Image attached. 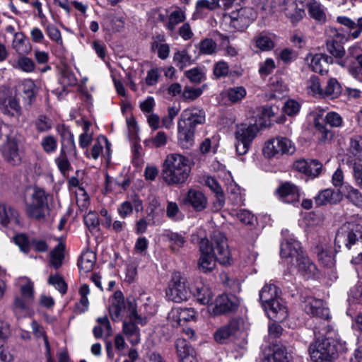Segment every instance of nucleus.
Instances as JSON below:
<instances>
[{
	"instance_id": "nucleus-22",
	"label": "nucleus",
	"mask_w": 362,
	"mask_h": 362,
	"mask_svg": "<svg viewBox=\"0 0 362 362\" xmlns=\"http://www.w3.org/2000/svg\"><path fill=\"white\" fill-rule=\"evenodd\" d=\"M292 264L296 266L298 272L306 279L313 278L317 272L315 264L303 253L295 259Z\"/></svg>"
},
{
	"instance_id": "nucleus-60",
	"label": "nucleus",
	"mask_w": 362,
	"mask_h": 362,
	"mask_svg": "<svg viewBox=\"0 0 362 362\" xmlns=\"http://www.w3.org/2000/svg\"><path fill=\"white\" fill-rule=\"evenodd\" d=\"M350 150L351 153L356 157L355 160L362 159V136L357 135L351 139Z\"/></svg>"
},
{
	"instance_id": "nucleus-57",
	"label": "nucleus",
	"mask_w": 362,
	"mask_h": 362,
	"mask_svg": "<svg viewBox=\"0 0 362 362\" xmlns=\"http://www.w3.org/2000/svg\"><path fill=\"white\" fill-rule=\"evenodd\" d=\"M270 98H281L288 92L287 86L281 81L273 82L270 86Z\"/></svg>"
},
{
	"instance_id": "nucleus-14",
	"label": "nucleus",
	"mask_w": 362,
	"mask_h": 362,
	"mask_svg": "<svg viewBox=\"0 0 362 362\" xmlns=\"http://www.w3.org/2000/svg\"><path fill=\"white\" fill-rule=\"evenodd\" d=\"M129 302H134L136 305L134 299L128 298L125 300L121 291L115 292L109 307L110 315L113 321L119 322L122 320L126 313L129 315Z\"/></svg>"
},
{
	"instance_id": "nucleus-19",
	"label": "nucleus",
	"mask_w": 362,
	"mask_h": 362,
	"mask_svg": "<svg viewBox=\"0 0 362 362\" xmlns=\"http://www.w3.org/2000/svg\"><path fill=\"white\" fill-rule=\"evenodd\" d=\"M183 203L191 206L195 211L200 212L206 209L208 199L201 190L192 188L187 191Z\"/></svg>"
},
{
	"instance_id": "nucleus-15",
	"label": "nucleus",
	"mask_w": 362,
	"mask_h": 362,
	"mask_svg": "<svg viewBox=\"0 0 362 362\" xmlns=\"http://www.w3.org/2000/svg\"><path fill=\"white\" fill-rule=\"evenodd\" d=\"M0 226L5 230H16L21 223L18 211L6 204H0Z\"/></svg>"
},
{
	"instance_id": "nucleus-6",
	"label": "nucleus",
	"mask_w": 362,
	"mask_h": 362,
	"mask_svg": "<svg viewBox=\"0 0 362 362\" xmlns=\"http://www.w3.org/2000/svg\"><path fill=\"white\" fill-rule=\"evenodd\" d=\"M129 321L124 320L122 325V332L132 346L139 344L141 341L140 329L136 325H146V317L137 312L136 305L134 302L129 303Z\"/></svg>"
},
{
	"instance_id": "nucleus-51",
	"label": "nucleus",
	"mask_w": 362,
	"mask_h": 362,
	"mask_svg": "<svg viewBox=\"0 0 362 362\" xmlns=\"http://www.w3.org/2000/svg\"><path fill=\"white\" fill-rule=\"evenodd\" d=\"M176 348L178 356L180 358V361L185 357L194 356V349L185 339L180 338L177 340Z\"/></svg>"
},
{
	"instance_id": "nucleus-7",
	"label": "nucleus",
	"mask_w": 362,
	"mask_h": 362,
	"mask_svg": "<svg viewBox=\"0 0 362 362\" xmlns=\"http://www.w3.org/2000/svg\"><path fill=\"white\" fill-rule=\"evenodd\" d=\"M258 128L255 124L241 123L237 124L234 132V146L237 154H246L257 136Z\"/></svg>"
},
{
	"instance_id": "nucleus-1",
	"label": "nucleus",
	"mask_w": 362,
	"mask_h": 362,
	"mask_svg": "<svg viewBox=\"0 0 362 362\" xmlns=\"http://www.w3.org/2000/svg\"><path fill=\"white\" fill-rule=\"evenodd\" d=\"M304 310L307 314L322 320L316 322L314 327L315 340L309 348L311 359L315 362H332L337 358L339 352L345 350L346 343L329 323V309L322 300L310 296L305 299Z\"/></svg>"
},
{
	"instance_id": "nucleus-30",
	"label": "nucleus",
	"mask_w": 362,
	"mask_h": 362,
	"mask_svg": "<svg viewBox=\"0 0 362 362\" xmlns=\"http://www.w3.org/2000/svg\"><path fill=\"white\" fill-rule=\"evenodd\" d=\"M276 38L274 34L264 31L255 35L253 41L257 48L262 52H268L275 47Z\"/></svg>"
},
{
	"instance_id": "nucleus-43",
	"label": "nucleus",
	"mask_w": 362,
	"mask_h": 362,
	"mask_svg": "<svg viewBox=\"0 0 362 362\" xmlns=\"http://www.w3.org/2000/svg\"><path fill=\"white\" fill-rule=\"evenodd\" d=\"M65 245L59 243L50 252V264L55 269H59L64 259Z\"/></svg>"
},
{
	"instance_id": "nucleus-17",
	"label": "nucleus",
	"mask_w": 362,
	"mask_h": 362,
	"mask_svg": "<svg viewBox=\"0 0 362 362\" xmlns=\"http://www.w3.org/2000/svg\"><path fill=\"white\" fill-rule=\"evenodd\" d=\"M57 132L61 137V152L68 153L69 156L76 157L77 151L74 141V136L69 127L59 124L56 128Z\"/></svg>"
},
{
	"instance_id": "nucleus-10",
	"label": "nucleus",
	"mask_w": 362,
	"mask_h": 362,
	"mask_svg": "<svg viewBox=\"0 0 362 362\" xmlns=\"http://www.w3.org/2000/svg\"><path fill=\"white\" fill-rule=\"evenodd\" d=\"M16 286L20 291V296L14 300V310L24 312L33 304L35 298L34 283L28 277L22 276L16 280Z\"/></svg>"
},
{
	"instance_id": "nucleus-56",
	"label": "nucleus",
	"mask_w": 362,
	"mask_h": 362,
	"mask_svg": "<svg viewBox=\"0 0 362 362\" xmlns=\"http://www.w3.org/2000/svg\"><path fill=\"white\" fill-rule=\"evenodd\" d=\"M44 27L49 39L62 47L63 40L59 30L54 25L51 23L44 24Z\"/></svg>"
},
{
	"instance_id": "nucleus-27",
	"label": "nucleus",
	"mask_w": 362,
	"mask_h": 362,
	"mask_svg": "<svg viewBox=\"0 0 362 362\" xmlns=\"http://www.w3.org/2000/svg\"><path fill=\"white\" fill-rule=\"evenodd\" d=\"M336 21L346 27L349 32V37L354 40L358 38L362 33V16L354 21L345 16L337 17Z\"/></svg>"
},
{
	"instance_id": "nucleus-32",
	"label": "nucleus",
	"mask_w": 362,
	"mask_h": 362,
	"mask_svg": "<svg viewBox=\"0 0 362 362\" xmlns=\"http://www.w3.org/2000/svg\"><path fill=\"white\" fill-rule=\"evenodd\" d=\"M134 209L136 212L144 209L142 201L137 196L133 197L132 201L122 202L118 206L117 211L122 218H125L132 213Z\"/></svg>"
},
{
	"instance_id": "nucleus-9",
	"label": "nucleus",
	"mask_w": 362,
	"mask_h": 362,
	"mask_svg": "<svg viewBox=\"0 0 362 362\" xmlns=\"http://www.w3.org/2000/svg\"><path fill=\"white\" fill-rule=\"evenodd\" d=\"M271 8L273 13H283L293 24L298 23L305 16L303 0H274Z\"/></svg>"
},
{
	"instance_id": "nucleus-16",
	"label": "nucleus",
	"mask_w": 362,
	"mask_h": 362,
	"mask_svg": "<svg viewBox=\"0 0 362 362\" xmlns=\"http://www.w3.org/2000/svg\"><path fill=\"white\" fill-rule=\"evenodd\" d=\"M0 110L4 115L17 120L19 119L23 111L19 98L16 93L11 92L6 96L0 97Z\"/></svg>"
},
{
	"instance_id": "nucleus-26",
	"label": "nucleus",
	"mask_w": 362,
	"mask_h": 362,
	"mask_svg": "<svg viewBox=\"0 0 362 362\" xmlns=\"http://www.w3.org/2000/svg\"><path fill=\"white\" fill-rule=\"evenodd\" d=\"M303 254L300 243L295 238L291 237L286 239L281 244V256L283 258H289L292 262Z\"/></svg>"
},
{
	"instance_id": "nucleus-5",
	"label": "nucleus",
	"mask_w": 362,
	"mask_h": 362,
	"mask_svg": "<svg viewBox=\"0 0 362 362\" xmlns=\"http://www.w3.org/2000/svg\"><path fill=\"white\" fill-rule=\"evenodd\" d=\"M204 122L205 112L203 110L192 107L182 111L177 123V136L183 146L192 144L194 128Z\"/></svg>"
},
{
	"instance_id": "nucleus-2",
	"label": "nucleus",
	"mask_w": 362,
	"mask_h": 362,
	"mask_svg": "<svg viewBox=\"0 0 362 362\" xmlns=\"http://www.w3.org/2000/svg\"><path fill=\"white\" fill-rule=\"evenodd\" d=\"M200 257L198 260L199 270L204 273L211 272L216 267V262L221 264L230 263V252L223 234L215 231L211 241L202 238L199 243Z\"/></svg>"
},
{
	"instance_id": "nucleus-45",
	"label": "nucleus",
	"mask_w": 362,
	"mask_h": 362,
	"mask_svg": "<svg viewBox=\"0 0 362 362\" xmlns=\"http://www.w3.org/2000/svg\"><path fill=\"white\" fill-rule=\"evenodd\" d=\"M31 327L33 329V332L35 334V336L37 338L42 337L43 339L44 344H45V348H46V355L47 357V362H53L52 359L51 358L50 345H49L48 339L45 334L44 328L35 320L32 322Z\"/></svg>"
},
{
	"instance_id": "nucleus-12",
	"label": "nucleus",
	"mask_w": 362,
	"mask_h": 362,
	"mask_svg": "<svg viewBox=\"0 0 362 362\" xmlns=\"http://www.w3.org/2000/svg\"><path fill=\"white\" fill-rule=\"evenodd\" d=\"M293 143L288 138L277 136L269 140L264 148V155L268 158H279L285 154H292L295 151Z\"/></svg>"
},
{
	"instance_id": "nucleus-49",
	"label": "nucleus",
	"mask_w": 362,
	"mask_h": 362,
	"mask_svg": "<svg viewBox=\"0 0 362 362\" xmlns=\"http://www.w3.org/2000/svg\"><path fill=\"white\" fill-rule=\"evenodd\" d=\"M12 66L26 73L34 71L35 68L34 62L30 58L25 56L20 57L12 64Z\"/></svg>"
},
{
	"instance_id": "nucleus-20",
	"label": "nucleus",
	"mask_w": 362,
	"mask_h": 362,
	"mask_svg": "<svg viewBox=\"0 0 362 362\" xmlns=\"http://www.w3.org/2000/svg\"><path fill=\"white\" fill-rule=\"evenodd\" d=\"M276 193L279 199L286 204L296 205L300 201V192L297 186L290 182H286L276 189Z\"/></svg>"
},
{
	"instance_id": "nucleus-28",
	"label": "nucleus",
	"mask_w": 362,
	"mask_h": 362,
	"mask_svg": "<svg viewBox=\"0 0 362 362\" xmlns=\"http://www.w3.org/2000/svg\"><path fill=\"white\" fill-rule=\"evenodd\" d=\"M310 62L309 63L310 68L313 71L320 74L327 73L329 65L334 62L332 57L323 53L310 55Z\"/></svg>"
},
{
	"instance_id": "nucleus-55",
	"label": "nucleus",
	"mask_w": 362,
	"mask_h": 362,
	"mask_svg": "<svg viewBox=\"0 0 362 362\" xmlns=\"http://www.w3.org/2000/svg\"><path fill=\"white\" fill-rule=\"evenodd\" d=\"M173 313L179 315L182 322L196 320L197 313L192 308H173Z\"/></svg>"
},
{
	"instance_id": "nucleus-44",
	"label": "nucleus",
	"mask_w": 362,
	"mask_h": 362,
	"mask_svg": "<svg viewBox=\"0 0 362 362\" xmlns=\"http://www.w3.org/2000/svg\"><path fill=\"white\" fill-rule=\"evenodd\" d=\"M317 257L322 264L332 267L335 264V255L334 251L329 247L317 248Z\"/></svg>"
},
{
	"instance_id": "nucleus-35",
	"label": "nucleus",
	"mask_w": 362,
	"mask_h": 362,
	"mask_svg": "<svg viewBox=\"0 0 362 362\" xmlns=\"http://www.w3.org/2000/svg\"><path fill=\"white\" fill-rule=\"evenodd\" d=\"M326 49L327 51L337 61V64L340 66L344 65V62L341 59L345 55V49L344 47L334 39H328L326 41Z\"/></svg>"
},
{
	"instance_id": "nucleus-41",
	"label": "nucleus",
	"mask_w": 362,
	"mask_h": 362,
	"mask_svg": "<svg viewBox=\"0 0 362 362\" xmlns=\"http://www.w3.org/2000/svg\"><path fill=\"white\" fill-rule=\"evenodd\" d=\"M80 300L75 305V311L77 313H83L88 310L89 306V301L88 296L90 293L89 286L84 284L81 286L79 291Z\"/></svg>"
},
{
	"instance_id": "nucleus-24",
	"label": "nucleus",
	"mask_w": 362,
	"mask_h": 362,
	"mask_svg": "<svg viewBox=\"0 0 362 362\" xmlns=\"http://www.w3.org/2000/svg\"><path fill=\"white\" fill-rule=\"evenodd\" d=\"M192 295L197 301L204 305L209 306L214 297V293L209 285L203 283L202 281H197L194 285L192 286Z\"/></svg>"
},
{
	"instance_id": "nucleus-64",
	"label": "nucleus",
	"mask_w": 362,
	"mask_h": 362,
	"mask_svg": "<svg viewBox=\"0 0 362 362\" xmlns=\"http://www.w3.org/2000/svg\"><path fill=\"white\" fill-rule=\"evenodd\" d=\"M48 284L54 286L62 294L66 292L67 285L63 278L58 274L49 276Z\"/></svg>"
},
{
	"instance_id": "nucleus-4",
	"label": "nucleus",
	"mask_w": 362,
	"mask_h": 362,
	"mask_svg": "<svg viewBox=\"0 0 362 362\" xmlns=\"http://www.w3.org/2000/svg\"><path fill=\"white\" fill-rule=\"evenodd\" d=\"M192 163L189 158L180 153L168 155L163 162L161 177L170 186L184 184L189 178Z\"/></svg>"
},
{
	"instance_id": "nucleus-37",
	"label": "nucleus",
	"mask_w": 362,
	"mask_h": 362,
	"mask_svg": "<svg viewBox=\"0 0 362 362\" xmlns=\"http://www.w3.org/2000/svg\"><path fill=\"white\" fill-rule=\"evenodd\" d=\"M342 91V88L335 78H330L324 88L322 98L334 99L338 98Z\"/></svg>"
},
{
	"instance_id": "nucleus-59",
	"label": "nucleus",
	"mask_w": 362,
	"mask_h": 362,
	"mask_svg": "<svg viewBox=\"0 0 362 362\" xmlns=\"http://www.w3.org/2000/svg\"><path fill=\"white\" fill-rule=\"evenodd\" d=\"M166 143L167 136L164 132H158L154 137L144 141L145 146L150 148H160L165 146Z\"/></svg>"
},
{
	"instance_id": "nucleus-34",
	"label": "nucleus",
	"mask_w": 362,
	"mask_h": 362,
	"mask_svg": "<svg viewBox=\"0 0 362 362\" xmlns=\"http://www.w3.org/2000/svg\"><path fill=\"white\" fill-rule=\"evenodd\" d=\"M125 25V19L122 16L107 14L104 16L103 25L108 30L112 32H121Z\"/></svg>"
},
{
	"instance_id": "nucleus-61",
	"label": "nucleus",
	"mask_w": 362,
	"mask_h": 362,
	"mask_svg": "<svg viewBox=\"0 0 362 362\" xmlns=\"http://www.w3.org/2000/svg\"><path fill=\"white\" fill-rule=\"evenodd\" d=\"M286 347L278 346L274 350L272 357L268 358V362H291Z\"/></svg>"
},
{
	"instance_id": "nucleus-18",
	"label": "nucleus",
	"mask_w": 362,
	"mask_h": 362,
	"mask_svg": "<svg viewBox=\"0 0 362 362\" xmlns=\"http://www.w3.org/2000/svg\"><path fill=\"white\" fill-rule=\"evenodd\" d=\"M268 317L276 322H282L288 317V309L285 302L281 298L265 304L263 306Z\"/></svg>"
},
{
	"instance_id": "nucleus-25",
	"label": "nucleus",
	"mask_w": 362,
	"mask_h": 362,
	"mask_svg": "<svg viewBox=\"0 0 362 362\" xmlns=\"http://www.w3.org/2000/svg\"><path fill=\"white\" fill-rule=\"evenodd\" d=\"M235 307L236 305L228 298V296L222 294L216 298L214 303L211 302L208 309L211 315H218L232 311Z\"/></svg>"
},
{
	"instance_id": "nucleus-53",
	"label": "nucleus",
	"mask_w": 362,
	"mask_h": 362,
	"mask_svg": "<svg viewBox=\"0 0 362 362\" xmlns=\"http://www.w3.org/2000/svg\"><path fill=\"white\" fill-rule=\"evenodd\" d=\"M343 193L346 197L355 205H360L362 204V195L361 192L353 186L349 184L345 185L343 187Z\"/></svg>"
},
{
	"instance_id": "nucleus-23",
	"label": "nucleus",
	"mask_w": 362,
	"mask_h": 362,
	"mask_svg": "<svg viewBox=\"0 0 362 362\" xmlns=\"http://www.w3.org/2000/svg\"><path fill=\"white\" fill-rule=\"evenodd\" d=\"M240 328V320L233 319L226 325L219 328L214 334V338L218 343L223 344L236 335Z\"/></svg>"
},
{
	"instance_id": "nucleus-58",
	"label": "nucleus",
	"mask_w": 362,
	"mask_h": 362,
	"mask_svg": "<svg viewBox=\"0 0 362 362\" xmlns=\"http://www.w3.org/2000/svg\"><path fill=\"white\" fill-rule=\"evenodd\" d=\"M185 20V16L184 12L181 10H175L170 14L166 27L169 30L173 31L175 26L183 22Z\"/></svg>"
},
{
	"instance_id": "nucleus-62",
	"label": "nucleus",
	"mask_w": 362,
	"mask_h": 362,
	"mask_svg": "<svg viewBox=\"0 0 362 362\" xmlns=\"http://www.w3.org/2000/svg\"><path fill=\"white\" fill-rule=\"evenodd\" d=\"M185 76L194 83H199L205 80V73L199 68L194 67L185 72Z\"/></svg>"
},
{
	"instance_id": "nucleus-48",
	"label": "nucleus",
	"mask_w": 362,
	"mask_h": 362,
	"mask_svg": "<svg viewBox=\"0 0 362 362\" xmlns=\"http://www.w3.org/2000/svg\"><path fill=\"white\" fill-rule=\"evenodd\" d=\"M199 53L204 55H211L216 52L217 44L211 38H205L196 45Z\"/></svg>"
},
{
	"instance_id": "nucleus-50",
	"label": "nucleus",
	"mask_w": 362,
	"mask_h": 362,
	"mask_svg": "<svg viewBox=\"0 0 362 362\" xmlns=\"http://www.w3.org/2000/svg\"><path fill=\"white\" fill-rule=\"evenodd\" d=\"M247 94L246 89L243 86H235L229 88L226 91V95L232 103L241 101Z\"/></svg>"
},
{
	"instance_id": "nucleus-33",
	"label": "nucleus",
	"mask_w": 362,
	"mask_h": 362,
	"mask_svg": "<svg viewBox=\"0 0 362 362\" xmlns=\"http://www.w3.org/2000/svg\"><path fill=\"white\" fill-rule=\"evenodd\" d=\"M165 38L163 35H158L153 37L151 49L157 52L158 57L160 59H166L170 54V46L165 43Z\"/></svg>"
},
{
	"instance_id": "nucleus-39",
	"label": "nucleus",
	"mask_w": 362,
	"mask_h": 362,
	"mask_svg": "<svg viewBox=\"0 0 362 362\" xmlns=\"http://www.w3.org/2000/svg\"><path fill=\"white\" fill-rule=\"evenodd\" d=\"M279 297V288L274 284H266L259 291V299L262 306Z\"/></svg>"
},
{
	"instance_id": "nucleus-8",
	"label": "nucleus",
	"mask_w": 362,
	"mask_h": 362,
	"mask_svg": "<svg viewBox=\"0 0 362 362\" xmlns=\"http://www.w3.org/2000/svg\"><path fill=\"white\" fill-rule=\"evenodd\" d=\"M47 194L43 189L36 187L31 195V199L26 204V213L32 218L43 220L49 214Z\"/></svg>"
},
{
	"instance_id": "nucleus-63",
	"label": "nucleus",
	"mask_w": 362,
	"mask_h": 362,
	"mask_svg": "<svg viewBox=\"0 0 362 362\" xmlns=\"http://www.w3.org/2000/svg\"><path fill=\"white\" fill-rule=\"evenodd\" d=\"M230 214L236 217L244 224H252L254 220V216L250 211L246 209L233 210Z\"/></svg>"
},
{
	"instance_id": "nucleus-52",
	"label": "nucleus",
	"mask_w": 362,
	"mask_h": 362,
	"mask_svg": "<svg viewBox=\"0 0 362 362\" xmlns=\"http://www.w3.org/2000/svg\"><path fill=\"white\" fill-rule=\"evenodd\" d=\"M166 238L170 243V248L173 251H177L183 247L186 243V238L180 233L169 232L165 235Z\"/></svg>"
},
{
	"instance_id": "nucleus-54",
	"label": "nucleus",
	"mask_w": 362,
	"mask_h": 362,
	"mask_svg": "<svg viewBox=\"0 0 362 362\" xmlns=\"http://www.w3.org/2000/svg\"><path fill=\"white\" fill-rule=\"evenodd\" d=\"M40 145L45 153L51 154L57 151L58 144L53 135H46L42 138Z\"/></svg>"
},
{
	"instance_id": "nucleus-11",
	"label": "nucleus",
	"mask_w": 362,
	"mask_h": 362,
	"mask_svg": "<svg viewBox=\"0 0 362 362\" xmlns=\"http://www.w3.org/2000/svg\"><path fill=\"white\" fill-rule=\"evenodd\" d=\"M192 293V287L187 286V280L180 272H175L166 290V296L169 300L180 303L187 300Z\"/></svg>"
},
{
	"instance_id": "nucleus-21",
	"label": "nucleus",
	"mask_w": 362,
	"mask_h": 362,
	"mask_svg": "<svg viewBox=\"0 0 362 362\" xmlns=\"http://www.w3.org/2000/svg\"><path fill=\"white\" fill-rule=\"evenodd\" d=\"M0 151L4 160L8 163L13 165L20 163L18 144L14 139L6 137V141L0 148Z\"/></svg>"
},
{
	"instance_id": "nucleus-46",
	"label": "nucleus",
	"mask_w": 362,
	"mask_h": 362,
	"mask_svg": "<svg viewBox=\"0 0 362 362\" xmlns=\"http://www.w3.org/2000/svg\"><path fill=\"white\" fill-rule=\"evenodd\" d=\"M173 59L176 66L180 70L192 64V57L186 49L175 52Z\"/></svg>"
},
{
	"instance_id": "nucleus-42",
	"label": "nucleus",
	"mask_w": 362,
	"mask_h": 362,
	"mask_svg": "<svg viewBox=\"0 0 362 362\" xmlns=\"http://www.w3.org/2000/svg\"><path fill=\"white\" fill-rule=\"evenodd\" d=\"M307 6L308 13L313 18L321 23L326 21V14L320 3L315 0H308Z\"/></svg>"
},
{
	"instance_id": "nucleus-38",
	"label": "nucleus",
	"mask_w": 362,
	"mask_h": 362,
	"mask_svg": "<svg viewBox=\"0 0 362 362\" xmlns=\"http://www.w3.org/2000/svg\"><path fill=\"white\" fill-rule=\"evenodd\" d=\"M12 47L19 54H26L31 50L28 40L22 33H15Z\"/></svg>"
},
{
	"instance_id": "nucleus-3",
	"label": "nucleus",
	"mask_w": 362,
	"mask_h": 362,
	"mask_svg": "<svg viewBox=\"0 0 362 362\" xmlns=\"http://www.w3.org/2000/svg\"><path fill=\"white\" fill-rule=\"evenodd\" d=\"M334 245L339 250L344 246L349 250H356L351 262L354 264L362 263V222L354 221L344 223L336 233Z\"/></svg>"
},
{
	"instance_id": "nucleus-31",
	"label": "nucleus",
	"mask_w": 362,
	"mask_h": 362,
	"mask_svg": "<svg viewBox=\"0 0 362 362\" xmlns=\"http://www.w3.org/2000/svg\"><path fill=\"white\" fill-rule=\"evenodd\" d=\"M104 146L106 149L107 156L109 157L110 155L111 144L106 136L100 135L97 138V140L92 146L90 151H86V157L97 160L102 154Z\"/></svg>"
},
{
	"instance_id": "nucleus-13",
	"label": "nucleus",
	"mask_w": 362,
	"mask_h": 362,
	"mask_svg": "<svg viewBox=\"0 0 362 362\" xmlns=\"http://www.w3.org/2000/svg\"><path fill=\"white\" fill-rule=\"evenodd\" d=\"M256 13L252 8L242 7L229 14V26L233 31H243L256 18Z\"/></svg>"
},
{
	"instance_id": "nucleus-47",
	"label": "nucleus",
	"mask_w": 362,
	"mask_h": 362,
	"mask_svg": "<svg viewBox=\"0 0 362 362\" xmlns=\"http://www.w3.org/2000/svg\"><path fill=\"white\" fill-rule=\"evenodd\" d=\"M21 90L25 94L28 104L30 105L35 98L37 88L31 79H25L21 84Z\"/></svg>"
},
{
	"instance_id": "nucleus-36",
	"label": "nucleus",
	"mask_w": 362,
	"mask_h": 362,
	"mask_svg": "<svg viewBox=\"0 0 362 362\" xmlns=\"http://www.w3.org/2000/svg\"><path fill=\"white\" fill-rule=\"evenodd\" d=\"M96 261L95 254L90 250H87L82 253L78 261V266L81 273H88L91 272L94 267Z\"/></svg>"
},
{
	"instance_id": "nucleus-40",
	"label": "nucleus",
	"mask_w": 362,
	"mask_h": 362,
	"mask_svg": "<svg viewBox=\"0 0 362 362\" xmlns=\"http://www.w3.org/2000/svg\"><path fill=\"white\" fill-rule=\"evenodd\" d=\"M306 93L316 98L322 97V88L320 78L315 76L312 75L305 82V87Z\"/></svg>"
},
{
	"instance_id": "nucleus-29",
	"label": "nucleus",
	"mask_w": 362,
	"mask_h": 362,
	"mask_svg": "<svg viewBox=\"0 0 362 362\" xmlns=\"http://www.w3.org/2000/svg\"><path fill=\"white\" fill-rule=\"evenodd\" d=\"M342 196L339 192L327 188L320 191L315 197V202L317 206L327 204H336L341 200Z\"/></svg>"
}]
</instances>
